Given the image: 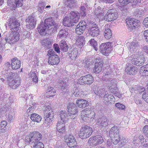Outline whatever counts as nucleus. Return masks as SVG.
<instances>
[{
	"label": "nucleus",
	"mask_w": 148,
	"mask_h": 148,
	"mask_svg": "<svg viewBox=\"0 0 148 148\" xmlns=\"http://www.w3.org/2000/svg\"><path fill=\"white\" fill-rule=\"evenodd\" d=\"M142 98L147 103H148V93L145 92L142 94Z\"/></svg>",
	"instance_id": "nucleus-60"
},
{
	"label": "nucleus",
	"mask_w": 148,
	"mask_h": 148,
	"mask_svg": "<svg viewBox=\"0 0 148 148\" xmlns=\"http://www.w3.org/2000/svg\"><path fill=\"white\" fill-rule=\"evenodd\" d=\"M42 46L45 49H48L52 46V42L49 38L45 39L41 42Z\"/></svg>",
	"instance_id": "nucleus-28"
},
{
	"label": "nucleus",
	"mask_w": 148,
	"mask_h": 148,
	"mask_svg": "<svg viewBox=\"0 0 148 148\" xmlns=\"http://www.w3.org/2000/svg\"><path fill=\"white\" fill-rule=\"evenodd\" d=\"M119 131L118 127L115 126L112 127L109 132V136L111 138L112 142L114 145H116L120 141L119 135Z\"/></svg>",
	"instance_id": "nucleus-7"
},
{
	"label": "nucleus",
	"mask_w": 148,
	"mask_h": 148,
	"mask_svg": "<svg viewBox=\"0 0 148 148\" xmlns=\"http://www.w3.org/2000/svg\"><path fill=\"white\" fill-rule=\"evenodd\" d=\"M112 72L110 67H108L103 70V80L106 82V84L109 90L112 93L115 94L117 91V88L115 79L110 77H112Z\"/></svg>",
	"instance_id": "nucleus-3"
},
{
	"label": "nucleus",
	"mask_w": 148,
	"mask_h": 148,
	"mask_svg": "<svg viewBox=\"0 0 148 148\" xmlns=\"http://www.w3.org/2000/svg\"><path fill=\"white\" fill-rule=\"evenodd\" d=\"M47 93L49 95L48 97L50 98L55 95L56 91L53 87L49 86L47 90Z\"/></svg>",
	"instance_id": "nucleus-45"
},
{
	"label": "nucleus",
	"mask_w": 148,
	"mask_h": 148,
	"mask_svg": "<svg viewBox=\"0 0 148 148\" xmlns=\"http://www.w3.org/2000/svg\"><path fill=\"white\" fill-rule=\"evenodd\" d=\"M6 119L7 121L11 122L13 121L14 117L11 112H9L8 114H6Z\"/></svg>",
	"instance_id": "nucleus-52"
},
{
	"label": "nucleus",
	"mask_w": 148,
	"mask_h": 148,
	"mask_svg": "<svg viewBox=\"0 0 148 148\" xmlns=\"http://www.w3.org/2000/svg\"><path fill=\"white\" fill-rule=\"evenodd\" d=\"M76 103L80 108H85L88 105V101L82 99H77L76 101Z\"/></svg>",
	"instance_id": "nucleus-33"
},
{
	"label": "nucleus",
	"mask_w": 148,
	"mask_h": 148,
	"mask_svg": "<svg viewBox=\"0 0 148 148\" xmlns=\"http://www.w3.org/2000/svg\"><path fill=\"white\" fill-rule=\"evenodd\" d=\"M64 3L66 6L71 9H75L78 6L77 2L75 0L66 1Z\"/></svg>",
	"instance_id": "nucleus-29"
},
{
	"label": "nucleus",
	"mask_w": 148,
	"mask_h": 148,
	"mask_svg": "<svg viewBox=\"0 0 148 148\" xmlns=\"http://www.w3.org/2000/svg\"><path fill=\"white\" fill-rule=\"evenodd\" d=\"M37 29L39 33L41 35H44L46 33H48V28L43 22H41L38 25Z\"/></svg>",
	"instance_id": "nucleus-23"
},
{
	"label": "nucleus",
	"mask_w": 148,
	"mask_h": 148,
	"mask_svg": "<svg viewBox=\"0 0 148 148\" xmlns=\"http://www.w3.org/2000/svg\"><path fill=\"white\" fill-rule=\"evenodd\" d=\"M30 119L34 122L39 123L40 121L42 118L41 116L38 114L34 113L31 115Z\"/></svg>",
	"instance_id": "nucleus-37"
},
{
	"label": "nucleus",
	"mask_w": 148,
	"mask_h": 148,
	"mask_svg": "<svg viewBox=\"0 0 148 148\" xmlns=\"http://www.w3.org/2000/svg\"><path fill=\"white\" fill-rule=\"evenodd\" d=\"M119 1L122 5H123L134 1L133 0H119Z\"/></svg>",
	"instance_id": "nucleus-55"
},
{
	"label": "nucleus",
	"mask_w": 148,
	"mask_h": 148,
	"mask_svg": "<svg viewBox=\"0 0 148 148\" xmlns=\"http://www.w3.org/2000/svg\"><path fill=\"white\" fill-rule=\"evenodd\" d=\"M103 142V140L102 136L97 135L90 138L88 140V143L90 146L96 145L102 143Z\"/></svg>",
	"instance_id": "nucleus-14"
},
{
	"label": "nucleus",
	"mask_w": 148,
	"mask_h": 148,
	"mask_svg": "<svg viewBox=\"0 0 148 148\" xmlns=\"http://www.w3.org/2000/svg\"><path fill=\"white\" fill-rule=\"evenodd\" d=\"M8 25L10 27L12 32L10 34L8 38H5L6 42L10 44L13 43L19 39V34L16 32L19 29V24L16 21L14 18H11L8 21Z\"/></svg>",
	"instance_id": "nucleus-1"
},
{
	"label": "nucleus",
	"mask_w": 148,
	"mask_h": 148,
	"mask_svg": "<svg viewBox=\"0 0 148 148\" xmlns=\"http://www.w3.org/2000/svg\"><path fill=\"white\" fill-rule=\"evenodd\" d=\"M97 10H95L94 12L95 14L98 17L101 16L103 15V13L101 11H99V12H97Z\"/></svg>",
	"instance_id": "nucleus-62"
},
{
	"label": "nucleus",
	"mask_w": 148,
	"mask_h": 148,
	"mask_svg": "<svg viewBox=\"0 0 148 148\" xmlns=\"http://www.w3.org/2000/svg\"><path fill=\"white\" fill-rule=\"evenodd\" d=\"M117 13L115 10L112 9L108 10L104 18V19L107 21H111L114 20L117 18Z\"/></svg>",
	"instance_id": "nucleus-13"
},
{
	"label": "nucleus",
	"mask_w": 148,
	"mask_h": 148,
	"mask_svg": "<svg viewBox=\"0 0 148 148\" xmlns=\"http://www.w3.org/2000/svg\"><path fill=\"white\" fill-rule=\"evenodd\" d=\"M54 18L52 17H50L45 19L44 21V24L48 28V34L55 33L58 29V25L54 21Z\"/></svg>",
	"instance_id": "nucleus-6"
},
{
	"label": "nucleus",
	"mask_w": 148,
	"mask_h": 148,
	"mask_svg": "<svg viewBox=\"0 0 148 148\" xmlns=\"http://www.w3.org/2000/svg\"><path fill=\"white\" fill-rule=\"evenodd\" d=\"M42 137V134L38 132L30 133L25 138V143L33 148H44L43 144L40 141Z\"/></svg>",
	"instance_id": "nucleus-2"
},
{
	"label": "nucleus",
	"mask_w": 148,
	"mask_h": 148,
	"mask_svg": "<svg viewBox=\"0 0 148 148\" xmlns=\"http://www.w3.org/2000/svg\"><path fill=\"white\" fill-rule=\"evenodd\" d=\"M110 95H111L108 94L107 92L104 95L103 97V100H104V102L105 103H106L109 102V99H110Z\"/></svg>",
	"instance_id": "nucleus-56"
},
{
	"label": "nucleus",
	"mask_w": 148,
	"mask_h": 148,
	"mask_svg": "<svg viewBox=\"0 0 148 148\" xmlns=\"http://www.w3.org/2000/svg\"><path fill=\"white\" fill-rule=\"evenodd\" d=\"M146 11L145 9H137L134 12V14L135 16L140 17L145 15Z\"/></svg>",
	"instance_id": "nucleus-42"
},
{
	"label": "nucleus",
	"mask_w": 148,
	"mask_h": 148,
	"mask_svg": "<svg viewBox=\"0 0 148 148\" xmlns=\"http://www.w3.org/2000/svg\"><path fill=\"white\" fill-rule=\"evenodd\" d=\"M81 119L84 122H88V121H90L88 117L87 114H86V111H83L81 113Z\"/></svg>",
	"instance_id": "nucleus-48"
},
{
	"label": "nucleus",
	"mask_w": 148,
	"mask_h": 148,
	"mask_svg": "<svg viewBox=\"0 0 148 148\" xmlns=\"http://www.w3.org/2000/svg\"><path fill=\"white\" fill-rule=\"evenodd\" d=\"M21 64L20 61L16 57L12 58L11 60V66L12 68L14 70L19 68Z\"/></svg>",
	"instance_id": "nucleus-30"
},
{
	"label": "nucleus",
	"mask_w": 148,
	"mask_h": 148,
	"mask_svg": "<svg viewBox=\"0 0 148 148\" xmlns=\"http://www.w3.org/2000/svg\"><path fill=\"white\" fill-rule=\"evenodd\" d=\"M11 66V64H10L8 62H6L4 65V68H3L4 70L5 71H3V74L4 75H6L7 76H8V74H9V73L8 72V71L9 69V68Z\"/></svg>",
	"instance_id": "nucleus-50"
},
{
	"label": "nucleus",
	"mask_w": 148,
	"mask_h": 148,
	"mask_svg": "<svg viewBox=\"0 0 148 148\" xmlns=\"http://www.w3.org/2000/svg\"><path fill=\"white\" fill-rule=\"evenodd\" d=\"M72 112H68V114L72 118V119H74L76 117L77 113H78V111L77 110V107L76 106L75 108H72Z\"/></svg>",
	"instance_id": "nucleus-39"
},
{
	"label": "nucleus",
	"mask_w": 148,
	"mask_h": 148,
	"mask_svg": "<svg viewBox=\"0 0 148 148\" xmlns=\"http://www.w3.org/2000/svg\"><path fill=\"white\" fill-rule=\"evenodd\" d=\"M87 24L84 21H82L77 25L76 28L75 32L78 34H82L86 29Z\"/></svg>",
	"instance_id": "nucleus-20"
},
{
	"label": "nucleus",
	"mask_w": 148,
	"mask_h": 148,
	"mask_svg": "<svg viewBox=\"0 0 148 148\" xmlns=\"http://www.w3.org/2000/svg\"><path fill=\"white\" fill-rule=\"evenodd\" d=\"M79 51V48H71L69 50L68 54L71 59L75 60L78 56Z\"/></svg>",
	"instance_id": "nucleus-21"
},
{
	"label": "nucleus",
	"mask_w": 148,
	"mask_h": 148,
	"mask_svg": "<svg viewBox=\"0 0 148 148\" xmlns=\"http://www.w3.org/2000/svg\"><path fill=\"white\" fill-rule=\"evenodd\" d=\"M138 93L140 94H142L144 92H145V88L143 87H140L138 86Z\"/></svg>",
	"instance_id": "nucleus-63"
},
{
	"label": "nucleus",
	"mask_w": 148,
	"mask_h": 148,
	"mask_svg": "<svg viewBox=\"0 0 148 148\" xmlns=\"http://www.w3.org/2000/svg\"><path fill=\"white\" fill-rule=\"evenodd\" d=\"M104 60L101 57H99L96 59L97 62L95 64L93 69L94 73L98 74L101 71L104 63Z\"/></svg>",
	"instance_id": "nucleus-17"
},
{
	"label": "nucleus",
	"mask_w": 148,
	"mask_h": 148,
	"mask_svg": "<svg viewBox=\"0 0 148 148\" xmlns=\"http://www.w3.org/2000/svg\"><path fill=\"white\" fill-rule=\"evenodd\" d=\"M96 125L99 128L105 127L110 123L109 122V119L105 116H102L101 117H98L96 120Z\"/></svg>",
	"instance_id": "nucleus-15"
},
{
	"label": "nucleus",
	"mask_w": 148,
	"mask_h": 148,
	"mask_svg": "<svg viewBox=\"0 0 148 148\" xmlns=\"http://www.w3.org/2000/svg\"><path fill=\"white\" fill-rule=\"evenodd\" d=\"M74 23H75L73 22V21H72V20L68 15L66 16L63 21V25L65 26L69 27L73 25H74Z\"/></svg>",
	"instance_id": "nucleus-31"
},
{
	"label": "nucleus",
	"mask_w": 148,
	"mask_h": 148,
	"mask_svg": "<svg viewBox=\"0 0 148 148\" xmlns=\"http://www.w3.org/2000/svg\"><path fill=\"white\" fill-rule=\"evenodd\" d=\"M145 61V58L143 56L138 58H133L131 60V62L133 64L138 66L143 65Z\"/></svg>",
	"instance_id": "nucleus-24"
},
{
	"label": "nucleus",
	"mask_w": 148,
	"mask_h": 148,
	"mask_svg": "<svg viewBox=\"0 0 148 148\" xmlns=\"http://www.w3.org/2000/svg\"><path fill=\"white\" fill-rule=\"evenodd\" d=\"M112 47L111 42L101 43L99 47L101 53L103 55L107 56L110 53Z\"/></svg>",
	"instance_id": "nucleus-11"
},
{
	"label": "nucleus",
	"mask_w": 148,
	"mask_h": 148,
	"mask_svg": "<svg viewBox=\"0 0 148 148\" xmlns=\"http://www.w3.org/2000/svg\"><path fill=\"white\" fill-rule=\"evenodd\" d=\"M81 5L79 12L80 14L82 17H84L86 14V7H87L88 5L86 3L81 4Z\"/></svg>",
	"instance_id": "nucleus-40"
},
{
	"label": "nucleus",
	"mask_w": 148,
	"mask_h": 148,
	"mask_svg": "<svg viewBox=\"0 0 148 148\" xmlns=\"http://www.w3.org/2000/svg\"><path fill=\"white\" fill-rule=\"evenodd\" d=\"M115 106L119 110H123L125 108V106L124 105L118 103L115 104Z\"/></svg>",
	"instance_id": "nucleus-58"
},
{
	"label": "nucleus",
	"mask_w": 148,
	"mask_h": 148,
	"mask_svg": "<svg viewBox=\"0 0 148 148\" xmlns=\"http://www.w3.org/2000/svg\"><path fill=\"white\" fill-rule=\"evenodd\" d=\"M140 71L143 72V75L148 76V64L141 66Z\"/></svg>",
	"instance_id": "nucleus-49"
},
{
	"label": "nucleus",
	"mask_w": 148,
	"mask_h": 148,
	"mask_svg": "<svg viewBox=\"0 0 148 148\" xmlns=\"http://www.w3.org/2000/svg\"><path fill=\"white\" fill-rule=\"evenodd\" d=\"M43 117L45 123L47 125L51 124L54 119V112L51 105L48 103H45L43 108Z\"/></svg>",
	"instance_id": "nucleus-4"
},
{
	"label": "nucleus",
	"mask_w": 148,
	"mask_h": 148,
	"mask_svg": "<svg viewBox=\"0 0 148 148\" xmlns=\"http://www.w3.org/2000/svg\"><path fill=\"white\" fill-rule=\"evenodd\" d=\"M92 132V127L87 125H84L81 128L79 133V136L82 139H86L89 137Z\"/></svg>",
	"instance_id": "nucleus-8"
},
{
	"label": "nucleus",
	"mask_w": 148,
	"mask_h": 148,
	"mask_svg": "<svg viewBox=\"0 0 148 148\" xmlns=\"http://www.w3.org/2000/svg\"><path fill=\"white\" fill-rule=\"evenodd\" d=\"M61 140H59L56 142L55 145V148H64L63 145V143L61 142Z\"/></svg>",
	"instance_id": "nucleus-59"
},
{
	"label": "nucleus",
	"mask_w": 148,
	"mask_h": 148,
	"mask_svg": "<svg viewBox=\"0 0 148 148\" xmlns=\"http://www.w3.org/2000/svg\"><path fill=\"white\" fill-rule=\"evenodd\" d=\"M89 34L92 37H96L99 33L98 26L95 23H91L88 29Z\"/></svg>",
	"instance_id": "nucleus-16"
},
{
	"label": "nucleus",
	"mask_w": 148,
	"mask_h": 148,
	"mask_svg": "<svg viewBox=\"0 0 148 148\" xmlns=\"http://www.w3.org/2000/svg\"><path fill=\"white\" fill-rule=\"evenodd\" d=\"M93 82V78L90 74H88L84 76H82L78 79V83L84 85L86 84H91Z\"/></svg>",
	"instance_id": "nucleus-12"
},
{
	"label": "nucleus",
	"mask_w": 148,
	"mask_h": 148,
	"mask_svg": "<svg viewBox=\"0 0 148 148\" xmlns=\"http://www.w3.org/2000/svg\"><path fill=\"white\" fill-rule=\"evenodd\" d=\"M126 21L128 27L130 30L136 28L139 25V21L134 18H129L126 19Z\"/></svg>",
	"instance_id": "nucleus-18"
},
{
	"label": "nucleus",
	"mask_w": 148,
	"mask_h": 148,
	"mask_svg": "<svg viewBox=\"0 0 148 148\" xmlns=\"http://www.w3.org/2000/svg\"><path fill=\"white\" fill-rule=\"evenodd\" d=\"M68 28L61 29L59 32L58 36L61 38H65L68 35Z\"/></svg>",
	"instance_id": "nucleus-35"
},
{
	"label": "nucleus",
	"mask_w": 148,
	"mask_h": 148,
	"mask_svg": "<svg viewBox=\"0 0 148 148\" xmlns=\"http://www.w3.org/2000/svg\"><path fill=\"white\" fill-rule=\"evenodd\" d=\"M138 44L137 42H132L130 44L129 49L131 52H133L134 50L138 48Z\"/></svg>",
	"instance_id": "nucleus-46"
},
{
	"label": "nucleus",
	"mask_w": 148,
	"mask_h": 148,
	"mask_svg": "<svg viewBox=\"0 0 148 148\" xmlns=\"http://www.w3.org/2000/svg\"><path fill=\"white\" fill-rule=\"evenodd\" d=\"M143 35L146 41L148 43V30L144 31Z\"/></svg>",
	"instance_id": "nucleus-64"
},
{
	"label": "nucleus",
	"mask_w": 148,
	"mask_h": 148,
	"mask_svg": "<svg viewBox=\"0 0 148 148\" xmlns=\"http://www.w3.org/2000/svg\"><path fill=\"white\" fill-rule=\"evenodd\" d=\"M59 83L60 84V89L62 91L64 90H66V91H63L62 93L63 94H65L66 92H68L69 90L68 89L69 88L67 82L66 81L63 80H61L59 81Z\"/></svg>",
	"instance_id": "nucleus-32"
},
{
	"label": "nucleus",
	"mask_w": 148,
	"mask_h": 148,
	"mask_svg": "<svg viewBox=\"0 0 148 148\" xmlns=\"http://www.w3.org/2000/svg\"><path fill=\"white\" fill-rule=\"evenodd\" d=\"M76 106L75 104L73 103H69L68 105L67 109L68 112H72V108H75Z\"/></svg>",
	"instance_id": "nucleus-54"
},
{
	"label": "nucleus",
	"mask_w": 148,
	"mask_h": 148,
	"mask_svg": "<svg viewBox=\"0 0 148 148\" xmlns=\"http://www.w3.org/2000/svg\"><path fill=\"white\" fill-rule=\"evenodd\" d=\"M60 45L61 50L63 52H66L67 51L68 48V46L65 40H62L60 41Z\"/></svg>",
	"instance_id": "nucleus-44"
},
{
	"label": "nucleus",
	"mask_w": 148,
	"mask_h": 148,
	"mask_svg": "<svg viewBox=\"0 0 148 148\" xmlns=\"http://www.w3.org/2000/svg\"><path fill=\"white\" fill-rule=\"evenodd\" d=\"M85 38L83 36H78L77 38L76 43L80 47H82L85 43Z\"/></svg>",
	"instance_id": "nucleus-43"
},
{
	"label": "nucleus",
	"mask_w": 148,
	"mask_h": 148,
	"mask_svg": "<svg viewBox=\"0 0 148 148\" xmlns=\"http://www.w3.org/2000/svg\"><path fill=\"white\" fill-rule=\"evenodd\" d=\"M68 15L75 23L78 21L80 17V14L76 11L71 12Z\"/></svg>",
	"instance_id": "nucleus-27"
},
{
	"label": "nucleus",
	"mask_w": 148,
	"mask_h": 148,
	"mask_svg": "<svg viewBox=\"0 0 148 148\" xmlns=\"http://www.w3.org/2000/svg\"><path fill=\"white\" fill-rule=\"evenodd\" d=\"M88 43L93 47L95 51L98 50L97 43L94 39H91L89 41Z\"/></svg>",
	"instance_id": "nucleus-51"
},
{
	"label": "nucleus",
	"mask_w": 148,
	"mask_h": 148,
	"mask_svg": "<svg viewBox=\"0 0 148 148\" xmlns=\"http://www.w3.org/2000/svg\"><path fill=\"white\" fill-rule=\"evenodd\" d=\"M48 58V63L51 65H57L60 62V59L58 55L55 54V52L53 49L48 50L47 54Z\"/></svg>",
	"instance_id": "nucleus-9"
},
{
	"label": "nucleus",
	"mask_w": 148,
	"mask_h": 148,
	"mask_svg": "<svg viewBox=\"0 0 148 148\" xmlns=\"http://www.w3.org/2000/svg\"><path fill=\"white\" fill-rule=\"evenodd\" d=\"M27 28L31 29L34 28L36 24V19L33 15H30L26 19Z\"/></svg>",
	"instance_id": "nucleus-19"
},
{
	"label": "nucleus",
	"mask_w": 148,
	"mask_h": 148,
	"mask_svg": "<svg viewBox=\"0 0 148 148\" xmlns=\"http://www.w3.org/2000/svg\"><path fill=\"white\" fill-rule=\"evenodd\" d=\"M57 129L60 133H64L65 132V125L63 123H60L58 121L56 125Z\"/></svg>",
	"instance_id": "nucleus-41"
},
{
	"label": "nucleus",
	"mask_w": 148,
	"mask_h": 148,
	"mask_svg": "<svg viewBox=\"0 0 148 148\" xmlns=\"http://www.w3.org/2000/svg\"><path fill=\"white\" fill-rule=\"evenodd\" d=\"M37 75L38 74L36 72V69L34 70V71H31L29 75V76H30L32 78V81L35 83L37 82L38 81Z\"/></svg>",
	"instance_id": "nucleus-38"
},
{
	"label": "nucleus",
	"mask_w": 148,
	"mask_h": 148,
	"mask_svg": "<svg viewBox=\"0 0 148 148\" xmlns=\"http://www.w3.org/2000/svg\"><path fill=\"white\" fill-rule=\"evenodd\" d=\"M127 65L125 70L128 74L130 75L135 74L138 72V69L137 67H135L132 65H130L129 66Z\"/></svg>",
	"instance_id": "nucleus-26"
},
{
	"label": "nucleus",
	"mask_w": 148,
	"mask_h": 148,
	"mask_svg": "<svg viewBox=\"0 0 148 148\" xmlns=\"http://www.w3.org/2000/svg\"><path fill=\"white\" fill-rule=\"evenodd\" d=\"M138 85H135L132 86L131 88L130 87L129 89L130 92L132 93H138Z\"/></svg>",
	"instance_id": "nucleus-53"
},
{
	"label": "nucleus",
	"mask_w": 148,
	"mask_h": 148,
	"mask_svg": "<svg viewBox=\"0 0 148 148\" xmlns=\"http://www.w3.org/2000/svg\"><path fill=\"white\" fill-rule=\"evenodd\" d=\"M109 26L108 25H106L103 30L104 33L105 37L107 39L110 38L112 35L111 30L109 29Z\"/></svg>",
	"instance_id": "nucleus-34"
},
{
	"label": "nucleus",
	"mask_w": 148,
	"mask_h": 148,
	"mask_svg": "<svg viewBox=\"0 0 148 148\" xmlns=\"http://www.w3.org/2000/svg\"><path fill=\"white\" fill-rule=\"evenodd\" d=\"M24 0H8L7 3L10 7L13 8L21 7Z\"/></svg>",
	"instance_id": "nucleus-22"
},
{
	"label": "nucleus",
	"mask_w": 148,
	"mask_h": 148,
	"mask_svg": "<svg viewBox=\"0 0 148 148\" xmlns=\"http://www.w3.org/2000/svg\"><path fill=\"white\" fill-rule=\"evenodd\" d=\"M86 114L90 121H91V120L92 119V121L95 119V113L93 111L91 110L88 112L86 111Z\"/></svg>",
	"instance_id": "nucleus-47"
},
{
	"label": "nucleus",
	"mask_w": 148,
	"mask_h": 148,
	"mask_svg": "<svg viewBox=\"0 0 148 148\" xmlns=\"http://www.w3.org/2000/svg\"><path fill=\"white\" fill-rule=\"evenodd\" d=\"M29 107L27 111V113L28 114L31 113L33 110L35 109L34 105L32 104V106L31 105L29 106Z\"/></svg>",
	"instance_id": "nucleus-57"
},
{
	"label": "nucleus",
	"mask_w": 148,
	"mask_h": 148,
	"mask_svg": "<svg viewBox=\"0 0 148 148\" xmlns=\"http://www.w3.org/2000/svg\"><path fill=\"white\" fill-rule=\"evenodd\" d=\"M143 132L145 135L148 138V125H145L144 127Z\"/></svg>",
	"instance_id": "nucleus-61"
},
{
	"label": "nucleus",
	"mask_w": 148,
	"mask_h": 148,
	"mask_svg": "<svg viewBox=\"0 0 148 148\" xmlns=\"http://www.w3.org/2000/svg\"><path fill=\"white\" fill-rule=\"evenodd\" d=\"M106 91V88H104L103 86H100L97 88V90H96L95 93L97 95L102 97L103 95L107 93Z\"/></svg>",
	"instance_id": "nucleus-36"
},
{
	"label": "nucleus",
	"mask_w": 148,
	"mask_h": 148,
	"mask_svg": "<svg viewBox=\"0 0 148 148\" xmlns=\"http://www.w3.org/2000/svg\"><path fill=\"white\" fill-rule=\"evenodd\" d=\"M7 76V83L11 88L15 89L21 84L20 78L17 73L9 72Z\"/></svg>",
	"instance_id": "nucleus-5"
},
{
	"label": "nucleus",
	"mask_w": 148,
	"mask_h": 148,
	"mask_svg": "<svg viewBox=\"0 0 148 148\" xmlns=\"http://www.w3.org/2000/svg\"><path fill=\"white\" fill-rule=\"evenodd\" d=\"M59 115L61 119V121H60V123H66L69 119H72L69 115L67 114V112L64 111H61Z\"/></svg>",
	"instance_id": "nucleus-25"
},
{
	"label": "nucleus",
	"mask_w": 148,
	"mask_h": 148,
	"mask_svg": "<svg viewBox=\"0 0 148 148\" xmlns=\"http://www.w3.org/2000/svg\"><path fill=\"white\" fill-rule=\"evenodd\" d=\"M64 141L67 145L70 148H79V147L77 145V142L74 136L73 135L66 134L64 136Z\"/></svg>",
	"instance_id": "nucleus-10"
}]
</instances>
